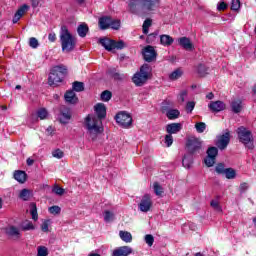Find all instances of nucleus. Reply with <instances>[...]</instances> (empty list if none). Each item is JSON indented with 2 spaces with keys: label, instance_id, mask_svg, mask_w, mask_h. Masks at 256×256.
Segmentation results:
<instances>
[{
  "label": "nucleus",
  "instance_id": "9d476101",
  "mask_svg": "<svg viewBox=\"0 0 256 256\" xmlns=\"http://www.w3.org/2000/svg\"><path fill=\"white\" fill-rule=\"evenodd\" d=\"M115 119L118 125H120V127H123L124 129L131 127L133 123V118H131V115L125 112L118 113Z\"/></svg>",
  "mask_w": 256,
  "mask_h": 256
},
{
  "label": "nucleus",
  "instance_id": "37998d69",
  "mask_svg": "<svg viewBox=\"0 0 256 256\" xmlns=\"http://www.w3.org/2000/svg\"><path fill=\"white\" fill-rule=\"evenodd\" d=\"M37 256H47L49 255V250L45 246H38L37 248Z\"/></svg>",
  "mask_w": 256,
  "mask_h": 256
},
{
  "label": "nucleus",
  "instance_id": "7c9ffc66",
  "mask_svg": "<svg viewBox=\"0 0 256 256\" xmlns=\"http://www.w3.org/2000/svg\"><path fill=\"white\" fill-rule=\"evenodd\" d=\"M8 235L19 239V237H21V232H20L19 228L15 227V226H10L8 229Z\"/></svg>",
  "mask_w": 256,
  "mask_h": 256
},
{
  "label": "nucleus",
  "instance_id": "bf43d9fd",
  "mask_svg": "<svg viewBox=\"0 0 256 256\" xmlns=\"http://www.w3.org/2000/svg\"><path fill=\"white\" fill-rule=\"evenodd\" d=\"M41 229L44 233L49 232V220H46L42 223Z\"/></svg>",
  "mask_w": 256,
  "mask_h": 256
},
{
  "label": "nucleus",
  "instance_id": "20e7f679",
  "mask_svg": "<svg viewBox=\"0 0 256 256\" xmlns=\"http://www.w3.org/2000/svg\"><path fill=\"white\" fill-rule=\"evenodd\" d=\"M65 75H67V67L61 65L54 66L50 71L48 84L50 87H57L63 81Z\"/></svg>",
  "mask_w": 256,
  "mask_h": 256
},
{
  "label": "nucleus",
  "instance_id": "ea45409f",
  "mask_svg": "<svg viewBox=\"0 0 256 256\" xmlns=\"http://www.w3.org/2000/svg\"><path fill=\"white\" fill-rule=\"evenodd\" d=\"M218 153H219V150L217 149V147H210V148L207 150V156H208V157H212V158H214V159H216Z\"/></svg>",
  "mask_w": 256,
  "mask_h": 256
},
{
  "label": "nucleus",
  "instance_id": "8fccbe9b",
  "mask_svg": "<svg viewBox=\"0 0 256 256\" xmlns=\"http://www.w3.org/2000/svg\"><path fill=\"white\" fill-rule=\"evenodd\" d=\"M29 47L32 49H37V47H39V40H37L35 37H31L29 39Z\"/></svg>",
  "mask_w": 256,
  "mask_h": 256
},
{
  "label": "nucleus",
  "instance_id": "c756f323",
  "mask_svg": "<svg viewBox=\"0 0 256 256\" xmlns=\"http://www.w3.org/2000/svg\"><path fill=\"white\" fill-rule=\"evenodd\" d=\"M119 236L125 243H131L133 241V236L127 231H120Z\"/></svg>",
  "mask_w": 256,
  "mask_h": 256
},
{
  "label": "nucleus",
  "instance_id": "39448f33",
  "mask_svg": "<svg viewBox=\"0 0 256 256\" xmlns=\"http://www.w3.org/2000/svg\"><path fill=\"white\" fill-rule=\"evenodd\" d=\"M237 135L240 143H242L246 149H250V151L255 149V138H253L251 131L241 126L237 129Z\"/></svg>",
  "mask_w": 256,
  "mask_h": 256
},
{
  "label": "nucleus",
  "instance_id": "4c0bfd02",
  "mask_svg": "<svg viewBox=\"0 0 256 256\" xmlns=\"http://www.w3.org/2000/svg\"><path fill=\"white\" fill-rule=\"evenodd\" d=\"M49 115V112H47V109L45 108H40L38 111H37V116L39 119L43 120V119H47Z\"/></svg>",
  "mask_w": 256,
  "mask_h": 256
},
{
  "label": "nucleus",
  "instance_id": "6e6552de",
  "mask_svg": "<svg viewBox=\"0 0 256 256\" xmlns=\"http://www.w3.org/2000/svg\"><path fill=\"white\" fill-rule=\"evenodd\" d=\"M98 25L102 31H105V29H119L121 27V21L120 20H114L113 18L109 16H104L99 18Z\"/></svg>",
  "mask_w": 256,
  "mask_h": 256
},
{
  "label": "nucleus",
  "instance_id": "5701e85b",
  "mask_svg": "<svg viewBox=\"0 0 256 256\" xmlns=\"http://www.w3.org/2000/svg\"><path fill=\"white\" fill-rule=\"evenodd\" d=\"M193 156H195V154H191L189 152L184 155L182 159L183 167L186 169H191V166L193 165Z\"/></svg>",
  "mask_w": 256,
  "mask_h": 256
},
{
  "label": "nucleus",
  "instance_id": "e2e57ef3",
  "mask_svg": "<svg viewBox=\"0 0 256 256\" xmlns=\"http://www.w3.org/2000/svg\"><path fill=\"white\" fill-rule=\"evenodd\" d=\"M48 39L51 43H55V41H57V35L55 34V32H52L48 35Z\"/></svg>",
  "mask_w": 256,
  "mask_h": 256
},
{
  "label": "nucleus",
  "instance_id": "c9c22d12",
  "mask_svg": "<svg viewBox=\"0 0 256 256\" xmlns=\"http://www.w3.org/2000/svg\"><path fill=\"white\" fill-rule=\"evenodd\" d=\"M153 189L155 195H157L158 197H161L163 195V187L159 185V182H154Z\"/></svg>",
  "mask_w": 256,
  "mask_h": 256
},
{
  "label": "nucleus",
  "instance_id": "72a5a7b5",
  "mask_svg": "<svg viewBox=\"0 0 256 256\" xmlns=\"http://www.w3.org/2000/svg\"><path fill=\"white\" fill-rule=\"evenodd\" d=\"M226 179H235L237 177V172L233 168H226L224 174Z\"/></svg>",
  "mask_w": 256,
  "mask_h": 256
},
{
  "label": "nucleus",
  "instance_id": "6e6d98bb",
  "mask_svg": "<svg viewBox=\"0 0 256 256\" xmlns=\"http://www.w3.org/2000/svg\"><path fill=\"white\" fill-rule=\"evenodd\" d=\"M113 219V212L109 211V210H105L104 211V221H106V223L111 222V220Z\"/></svg>",
  "mask_w": 256,
  "mask_h": 256
},
{
  "label": "nucleus",
  "instance_id": "a211bd4d",
  "mask_svg": "<svg viewBox=\"0 0 256 256\" xmlns=\"http://www.w3.org/2000/svg\"><path fill=\"white\" fill-rule=\"evenodd\" d=\"M108 75H111L115 81H125L127 79V75L117 71V68H109Z\"/></svg>",
  "mask_w": 256,
  "mask_h": 256
},
{
  "label": "nucleus",
  "instance_id": "0e129e2a",
  "mask_svg": "<svg viewBox=\"0 0 256 256\" xmlns=\"http://www.w3.org/2000/svg\"><path fill=\"white\" fill-rule=\"evenodd\" d=\"M40 4L41 0H31V6L33 7V9H37V7H39Z\"/></svg>",
  "mask_w": 256,
  "mask_h": 256
},
{
  "label": "nucleus",
  "instance_id": "09e8293b",
  "mask_svg": "<svg viewBox=\"0 0 256 256\" xmlns=\"http://www.w3.org/2000/svg\"><path fill=\"white\" fill-rule=\"evenodd\" d=\"M52 193H55L56 195H64L65 194V189L59 187V185L55 184Z\"/></svg>",
  "mask_w": 256,
  "mask_h": 256
},
{
  "label": "nucleus",
  "instance_id": "f8f14e48",
  "mask_svg": "<svg viewBox=\"0 0 256 256\" xmlns=\"http://www.w3.org/2000/svg\"><path fill=\"white\" fill-rule=\"evenodd\" d=\"M231 141V134L229 132H226L220 136H218V140L216 142V145L218 149L221 151L227 149V145H229Z\"/></svg>",
  "mask_w": 256,
  "mask_h": 256
},
{
  "label": "nucleus",
  "instance_id": "1a4fd4ad",
  "mask_svg": "<svg viewBox=\"0 0 256 256\" xmlns=\"http://www.w3.org/2000/svg\"><path fill=\"white\" fill-rule=\"evenodd\" d=\"M100 45L106 49V51H113L114 49H124L125 42L123 40L115 41L109 38H100L99 40Z\"/></svg>",
  "mask_w": 256,
  "mask_h": 256
},
{
  "label": "nucleus",
  "instance_id": "13d9d810",
  "mask_svg": "<svg viewBox=\"0 0 256 256\" xmlns=\"http://www.w3.org/2000/svg\"><path fill=\"white\" fill-rule=\"evenodd\" d=\"M193 109H195V102L190 101L186 104V110L188 113H193Z\"/></svg>",
  "mask_w": 256,
  "mask_h": 256
},
{
  "label": "nucleus",
  "instance_id": "69168bd1",
  "mask_svg": "<svg viewBox=\"0 0 256 256\" xmlns=\"http://www.w3.org/2000/svg\"><path fill=\"white\" fill-rule=\"evenodd\" d=\"M159 35V31H155L154 33L149 34L148 39H155Z\"/></svg>",
  "mask_w": 256,
  "mask_h": 256
},
{
  "label": "nucleus",
  "instance_id": "f704fd0d",
  "mask_svg": "<svg viewBox=\"0 0 256 256\" xmlns=\"http://www.w3.org/2000/svg\"><path fill=\"white\" fill-rule=\"evenodd\" d=\"M73 90L76 91L77 93H80L81 91L85 90V85L83 82L75 81L72 85Z\"/></svg>",
  "mask_w": 256,
  "mask_h": 256
},
{
  "label": "nucleus",
  "instance_id": "9b49d317",
  "mask_svg": "<svg viewBox=\"0 0 256 256\" xmlns=\"http://www.w3.org/2000/svg\"><path fill=\"white\" fill-rule=\"evenodd\" d=\"M142 55L144 61H147V63H151L157 58V52L155 51V48L151 45H148L143 49Z\"/></svg>",
  "mask_w": 256,
  "mask_h": 256
},
{
  "label": "nucleus",
  "instance_id": "473e14b6",
  "mask_svg": "<svg viewBox=\"0 0 256 256\" xmlns=\"http://www.w3.org/2000/svg\"><path fill=\"white\" fill-rule=\"evenodd\" d=\"M30 214L33 221H37L39 219V214H37V205L35 203L30 204Z\"/></svg>",
  "mask_w": 256,
  "mask_h": 256
},
{
  "label": "nucleus",
  "instance_id": "49530a36",
  "mask_svg": "<svg viewBox=\"0 0 256 256\" xmlns=\"http://www.w3.org/2000/svg\"><path fill=\"white\" fill-rule=\"evenodd\" d=\"M164 143L166 147H171V145H173V135L172 134L165 135Z\"/></svg>",
  "mask_w": 256,
  "mask_h": 256
},
{
  "label": "nucleus",
  "instance_id": "412c9836",
  "mask_svg": "<svg viewBox=\"0 0 256 256\" xmlns=\"http://www.w3.org/2000/svg\"><path fill=\"white\" fill-rule=\"evenodd\" d=\"M179 45L186 49V51H193V43H191V39L187 37H181L178 39Z\"/></svg>",
  "mask_w": 256,
  "mask_h": 256
},
{
  "label": "nucleus",
  "instance_id": "2f4dec72",
  "mask_svg": "<svg viewBox=\"0 0 256 256\" xmlns=\"http://www.w3.org/2000/svg\"><path fill=\"white\" fill-rule=\"evenodd\" d=\"M22 231H33L35 229V225H33V222L26 220L21 225Z\"/></svg>",
  "mask_w": 256,
  "mask_h": 256
},
{
  "label": "nucleus",
  "instance_id": "de8ad7c7",
  "mask_svg": "<svg viewBox=\"0 0 256 256\" xmlns=\"http://www.w3.org/2000/svg\"><path fill=\"white\" fill-rule=\"evenodd\" d=\"M197 71H198L199 75H207V71H209V68H207V66H205V64H200L197 67Z\"/></svg>",
  "mask_w": 256,
  "mask_h": 256
},
{
  "label": "nucleus",
  "instance_id": "f03ea898",
  "mask_svg": "<svg viewBox=\"0 0 256 256\" xmlns=\"http://www.w3.org/2000/svg\"><path fill=\"white\" fill-rule=\"evenodd\" d=\"M128 11L134 15L150 13L161 5V0H127Z\"/></svg>",
  "mask_w": 256,
  "mask_h": 256
},
{
  "label": "nucleus",
  "instance_id": "a18cd8bd",
  "mask_svg": "<svg viewBox=\"0 0 256 256\" xmlns=\"http://www.w3.org/2000/svg\"><path fill=\"white\" fill-rule=\"evenodd\" d=\"M210 205L212 208H214L215 211H217V213H221L223 211L221 205H219V202L217 200H212L210 202Z\"/></svg>",
  "mask_w": 256,
  "mask_h": 256
},
{
  "label": "nucleus",
  "instance_id": "79ce46f5",
  "mask_svg": "<svg viewBox=\"0 0 256 256\" xmlns=\"http://www.w3.org/2000/svg\"><path fill=\"white\" fill-rule=\"evenodd\" d=\"M111 97H113V94L109 90H105L101 93L102 101H111Z\"/></svg>",
  "mask_w": 256,
  "mask_h": 256
},
{
  "label": "nucleus",
  "instance_id": "f3484780",
  "mask_svg": "<svg viewBox=\"0 0 256 256\" xmlns=\"http://www.w3.org/2000/svg\"><path fill=\"white\" fill-rule=\"evenodd\" d=\"M133 253V248L129 246H121L113 250L112 256H129Z\"/></svg>",
  "mask_w": 256,
  "mask_h": 256
},
{
  "label": "nucleus",
  "instance_id": "a19ab883",
  "mask_svg": "<svg viewBox=\"0 0 256 256\" xmlns=\"http://www.w3.org/2000/svg\"><path fill=\"white\" fill-rule=\"evenodd\" d=\"M152 21L151 19H146L143 23L142 30L144 35H147L149 33V27H151Z\"/></svg>",
  "mask_w": 256,
  "mask_h": 256
},
{
  "label": "nucleus",
  "instance_id": "4be33fe9",
  "mask_svg": "<svg viewBox=\"0 0 256 256\" xmlns=\"http://www.w3.org/2000/svg\"><path fill=\"white\" fill-rule=\"evenodd\" d=\"M166 131L169 135H174L181 131V123H171L166 126Z\"/></svg>",
  "mask_w": 256,
  "mask_h": 256
},
{
  "label": "nucleus",
  "instance_id": "dca6fc26",
  "mask_svg": "<svg viewBox=\"0 0 256 256\" xmlns=\"http://www.w3.org/2000/svg\"><path fill=\"white\" fill-rule=\"evenodd\" d=\"M162 111L166 113V117H168L170 120L179 119V115H181V112L177 109H171L165 105V103L162 105Z\"/></svg>",
  "mask_w": 256,
  "mask_h": 256
},
{
  "label": "nucleus",
  "instance_id": "a878e982",
  "mask_svg": "<svg viewBox=\"0 0 256 256\" xmlns=\"http://www.w3.org/2000/svg\"><path fill=\"white\" fill-rule=\"evenodd\" d=\"M77 33L79 37H87V33H89V26L85 23L80 24L77 28Z\"/></svg>",
  "mask_w": 256,
  "mask_h": 256
},
{
  "label": "nucleus",
  "instance_id": "3c124183",
  "mask_svg": "<svg viewBox=\"0 0 256 256\" xmlns=\"http://www.w3.org/2000/svg\"><path fill=\"white\" fill-rule=\"evenodd\" d=\"M231 9H232V11H239V9H241V1L232 0Z\"/></svg>",
  "mask_w": 256,
  "mask_h": 256
},
{
  "label": "nucleus",
  "instance_id": "052dcab7",
  "mask_svg": "<svg viewBox=\"0 0 256 256\" xmlns=\"http://www.w3.org/2000/svg\"><path fill=\"white\" fill-rule=\"evenodd\" d=\"M217 9L218 11H225L227 9V4L222 1L217 5Z\"/></svg>",
  "mask_w": 256,
  "mask_h": 256
},
{
  "label": "nucleus",
  "instance_id": "7ed1b4c3",
  "mask_svg": "<svg viewBox=\"0 0 256 256\" xmlns=\"http://www.w3.org/2000/svg\"><path fill=\"white\" fill-rule=\"evenodd\" d=\"M60 43L63 53H71L77 45V38L69 32V28L65 25L60 29Z\"/></svg>",
  "mask_w": 256,
  "mask_h": 256
},
{
  "label": "nucleus",
  "instance_id": "f257e3e1",
  "mask_svg": "<svg viewBox=\"0 0 256 256\" xmlns=\"http://www.w3.org/2000/svg\"><path fill=\"white\" fill-rule=\"evenodd\" d=\"M94 110L97 116L88 115L85 118L84 125L87 129V135L92 141H95L101 133H103V122L101 119L107 117V108L105 104L98 103L94 106Z\"/></svg>",
  "mask_w": 256,
  "mask_h": 256
},
{
  "label": "nucleus",
  "instance_id": "58836bf2",
  "mask_svg": "<svg viewBox=\"0 0 256 256\" xmlns=\"http://www.w3.org/2000/svg\"><path fill=\"white\" fill-rule=\"evenodd\" d=\"M215 171L218 175H224L225 171H227V168H225V164L219 163L216 165Z\"/></svg>",
  "mask_w": 256,
  "mask_h": 256
},
{
  "label": "nucleus",
  "instance_id": "774afa93",
  "mask_svg": "<svg viewBox=\"0 0 256 256\" xmlns=\"http://www.w3.org/2000/svg\"><path fill=\"white\" fill-rule=\"evenodd\" d=\"M26 163H27V165H28L29 167H31V165H33V163H35V160H33V159H31V158H28V159L26 160Z\"/></svg>",
  "mask_w": 256,
  "mask_h": 256
},
{
  "label": "nucleus",
  "instance_id": "cd10ccee",
  "mask_svg": "<svg viewBox=\"0 0 256 256\" xmlns=\"http://www.w3.org/2000/svg\"><path fill=\"white\" fill-rule=\"evenodd\" d=\"M19 199H21L22 201H29V199H31V190L24 188L19 192L18 195Z\"/></svg>",
  "mask_w": 256,
  "mask_h": 256
},
{
  "label": "nucleus",
  "instance_id": "0eeeda50",
  "mask_svg": "<svg viewBox=\"0 0 256 256\" xmlns=\"http://www.w3.org/2000/svg\"><path fill=\"white\" fill-rule=\"evenodd\" d=\"M187 153L201 155L203 153V141L199 138L190 137L186 142Z\"/></svg>",
  "mask_w": 256,
  "mask_h": 256
},
{
  "label": "nucleus",
  "instance_id": "aec40b11",
  "mask_svg": "<svg viewBox=\"0 0 256 256\" xmlns=\"http://www.w3.org/2000/svg\"><path fill=\"white\" fill-rule=\"evenodd\" d=\"M28 10H29V6L27 4H24L21 8L17 10V12L15 13L12 19V22L14 24L17 23L23 17V15H25V12Z\"/></svg>",
  "mask_w": 256,
  "mask_h": 256
},
{
  "label": "nucleus",
  "instance_id": "393cba45",
  "mask_svg": "<svg viewBox=\"0 0 256 256\" xmlns=\"http://www.w3.org/2000/svg\"><path fill=\"white\" fill-rule=\"evenodd\" d=\"M14 179L18 181V183H25V181H27V173L17 170L14 172Z\"/></svg>",
  "mask_w": 256,
  "mask_h": 256
},
{
  "label": "nucleus",
  "instance_id": "bb28decb",
  "mask_svg": "<svg viewBox=\"0 0 256 256\" xmlns=\"http://www.w3.org/2000/svg\"><path fill=\"white\" fill-rule=\"evenodd\" d=\"M242 103L243 102L241 100L232 101L231 109H232L233 113H241V110L243 109Z\"/></svg>",
  "mask_w": 256,
  "mask_h": 256
},
{
  "label": "nucleus",
  "instance_id": "b1692460",
  "mask_svg": "<svg viewBox=\"0 0 256 256\" xmlns=\"http://www.w3.org/2000/svg\"><path fill=\"white\" fill-rule=\"evenodd\" d=\"M173 41L175 40L170 35L163 34L160 36V43L164 47H170V45H173Z\"/></svg>",
  "mask_w": 256,
  "mask_h": 256
},
{
  "label": "nucleus",
  "instance_id": "4468645a",
  "mask_svg": "<svg viewBox=\"0 0 256 256\" xmlns=\"http://www.w3.org/2000/svg\"><path fill=\"white\" fill-rule=\"evenodd\" d=\"M151 205H153V202L151 201V196L149 194H146L142 197V200L139 204V209L143 213H147L150 211Z\"/></svg>",
  "mask_w": 256,
  "mask_h": 256
},
{
  "label": "nucleus",
  "instance_id": "603ef678",
  "mask_svg": "<svg viewBox=\"0 0 256 256\" xmlns=\"http://www.w3.org/2000/svg\"><path fill=\"white\" fill-rule=\"evenodd\" d=\"M204 163H205L206 167H213V165H215V158H213L211 156H207L204 159Z\"/></svg>",
  "mask_w": 256,
  "mask_h": 256
},
{
  "label": "nucleus",
  "instance_id": "864d4df0",
  "mask_svg": "<svg viewBox=\"0 0 256 256\" xmlns=\"http://www.w3.org/2000/svg\"><path fill=\"white\" fill-rule=\"evenodd\" d=\"M145 243H147L149 247H153V243H155V238L153 237V235L147 234L145 236Z\"/></svg>",
  "mask_w": 256,
  "mask_h": 256
},
{
  "label": "nucleus",
  "instance_id": "680f3d73",
  "mask_svg": "<svg viewBox=\"0 0 256 256\" xmlns=\"http://www.w3.org/2000/svg\"><path fill=\"white\" fill-rule=\"evenodd\" d=\"M248 189H249V184L245 182L240 184V193H245V191H247Z\"/></svg>",
  "mask_w": 256,
  "mask_h": 256
},
{
  "label": "nucleus",
  "instance_id": "6ab92c4d",
  "mask_svg": "<svg viewBox=\"0 0 256 256\" xmlns=\"http://www.w3.org/2000/svg\"><path fill=\"white\" fill-rule=\"evenodd\" d=\"M64 99L66 103H70L71 105H75V103L79 101V98H77V95L73 90L67 91L64 95Z\"/></svg>",
  "mask_w": 256,
  "mask_h": 256
},
{
  "label": "nucleus",
  "instance_id": "5fc2aeb1",
  "mask_svg": "<svg viewBox=\"0 0 256 256\" xmlns=\"http://www.w3.org/2000/svg\"><path fill=\"white\" fill-rule=\"evenodd\" d=\"M51 215H59L61 213V207L59 206H52L48 209Z\"/></svg>",
  "mask_w": 256,
  "mask_h": 256
},
{
  "label": "nucleus",
  "instance_id": "2eb2a0df",
  "mask_svg": "<svg viewBox=\"0 0 256 256\" xmlns=\"http://www.w3.org/2000/svg\"><path fill=\"white\" fill-rule=\"evenodd\" d=\"M59 121L63 125H66V123H69V121H71V110L68 107L62 106L60 108Z\"/></svg>",
  "mask_w": 256,
  "mask_h": 256
},
{
  "label": "nucleus",
  "instance_id": "e433bc0d",
  "mask_svg": "<svg viewBox=\"0 0 256 256\" xmlns=\"http://www.w3.org/2000/svg\"><path fill=\"white\" fill-rule=\"evenodd\" d=\"M195 129L197 133H204L205 130L207 129V124H205L204 122H197L195 124Z\"/></svg>",
  "mask_w": 256,
  "mask_h": 256
},
{
  "label": "nucleus",
  "instance_id": "c03bdc74",
  "mask_svg": "<svg viewBox=\"0 0 256 256\" xmlns=\"http://www.w3.org/2000/svg\"><path fill=\"white\" fill-rule=\"evenodd\" d=\"M52 157L55 159H63V157H65V153H63V150L61 149H56L52 151Z\"/></svg>",
  "mask_w": 256,
  "mask_h": 256
},
{
  "label": "nucleus",
  "instance_id": "ddd939ff",
  "mask_svg": "<svg viewBox=\"0 0 256 256\" xmlns=\"http://www.w3.org/2000/svg\"><path fill=\"white\" fill-rule=\"evenodd\" d=\"M226 105L224 104L223 101L221 100H217V101H211L208 104V109L212 112V113H221V111H225L226 109Z\"/></svg>",
  "mask_w": 256,
  "mask_h": 256
},
{
  "label": "nucleus",
  "instance_id": "423d86ee",
  "mask_svg": "<svg viewBox=\"0 0 256 256\" xmlns=\"http://www.w3.org/2000/svg\"><path fill=\"white\" fill-rule=\"evenodd\" d=\"M151 74V66L149 64H143L140 71L134 74L132 81L137 87H142L147 83L149 75Z\"/></svg>",
  "mask_w": 256,
  "mask_h": 256
},
{
  "label": "nucleus",
  "instance_id": "c85d7f7f",
  "mask_svg": "<svg viewBox=\"0 0 256 256\" xmlns=\"http://www.w3.org/2000/svg\"><path fill=\"white\" fill-rule=\"evenodd\" d=\"M181 77H183V70L181 68L174 70L169 75L170 81H177V79H181Z\"/></svg>",
  "mask_w": 256,
  "mask_h": 256
},
{
  "label": "nucleus",
  "instance_id": "4d7b16f0",
  "mask_svg": "<svg viewBox=\"0 0 256 256\" xmlns=\"http://www.w3.org/2000/svg\"><path fill=\"white\" fill-rule=\"evenodd\" d=\"M187 90H182L178 96V101H180V103H185V97H187Z\"/></svg>",
  "mask_w": 256,
  "mask_h": 256
},
{
  "label": "nucleus",
  "instance_id": "338daca9",
  "mask_svg": "<svg viewBox=\"0 0 256 256\" xmlns=\"http://www.w3.org/2000/svg\"><path fill=\"white\" fill-rule=\"evenodd\" d=\"M215 98V94H213L212 92H210V93H208L207 95H206V99H209V101H211L212 99H214Z\"/></svg>",
  "mask_w": 256,
  "mask_h": 256
}]
</instances>
